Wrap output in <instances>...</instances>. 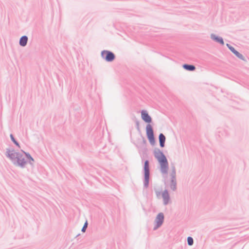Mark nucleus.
Segmentation results:
<instances>
[{
    "label": "nucleus",
    "mask_w": 249,
    "mask_h": 249,
    "mask_svg": "<svg viewBox=\"0 0 249 249\" xmlns=\"http://www.w3.org/2000/svg\"><path fill=\"white\" fill-rule=\"evenodd\" d=\"M154 156L160 163L161 172L162 173H167L168 169V163L165 156L160 151L155 152Z\"/></svg>",
    "instance_id": "obj_1"
},
{
    "label": "nucleus",
    "mask_w": 249,
    "mask_h": 249,
    "mask_svg": "<svg viewBox=\"0 0 249 249\" xmlns=\"http://www.w3.org/2000/svg\"><path fill=\"white\" fill-rule=\"evenodd\" d=\"M8 156L12 160L21 166H23L26 161L23 156L18 153H17L14 150H9L7 152Z\"/></svg>",
    "instance_id": "obj_2"
},
{
    "label": "nucleus",
    "mask_w": 249,
    "mask_h": 249,
    "mask_svg": "<svg viewBox=\"0 0 249 249\" xmlns=\"http://www.w3.org/2000/svg\"><path fill=\"white\" fill-rule=\"evenodd\" d=\"M146 135L151 144L154 143V137L152 127L150 124H148L146 127Z\"/></svg>",
    "instance_id": "obj_3"
},
{
    "label": "nucleus",
    "mask_w": 249,
    "mask_h": 249,
    "mask_svg": "<svg viewBox=\"0 0 249 249\" xmlns=\"http://www.w3.org/2000/svg\"><path fill=\"white\" fill-rule=\"evenodd\" d=\"M144 170L145 184L147 186L148 184L149 178V162L148 160H146L144 162Z\"/></svg>",
    "instance_id": "obj_4"
},
{
    "label": "nucleus",
    "mask_w": 249,
    "mask_h": 249,
    "mask_svg": "<svg viewBox=\"0 0 249 249\" xmlns=\"http://www.w3.org/2000/svg\"><path fill=\"white\" fill-rule=\"evenodd\" d=\"M102 55L107 61H112L115 58L114 54L112 53L107 51H103Z\"/></svg>",
    "instance_id": "obj_5"
},
{
    "label": "nucleus",
    "mask_w": 249,
    "mask_h": 249,
    "mask_svg": "<svg viewBox=\"0 0 249 249\" xmlns=\"http://www.w3.org/2000/svg\"><path fill=\"white\" fill-rule=\"evenodd\" d=\"M163 219H164L163 214L162 213H159L158 215H157V216L156 217V218L155 220L156 226V227H155V228H154L155 229H157L158 228H159L160 226L162 225L163 221Z\"/></svg>",
    "instance_id": "obj_6"
},
{
    "label": "nucleus",
    "mask_w": 249,
    "mask_h": 249,
    "mask_svg": "<svg viewBox=\"0 0 249 249\" xmlns=\"http://www.w3.org/2000/svg\"><path fill=\"white\" fill-rule=\"evenodd\" d=\"M141 116L142 119L146 123H151L152 119L151 117L149 115L147 112L145 110H142L141 112Z\"/></svg>",
    "instance_id": "obj_7"
},
{
    "label": "nucleus",
    "mask_w": 249,
    "mask_h": 249,
    "mask_svg": "<svg viewBox=\"0 0 249 249\" xmlns=\"http://www.w3.org/2000/svg\"><path fill=\"white\" fill-rule=\"evenodd\" d=\"M227 46L228 47L229 49L238 58L243 59V56L238 53L237 51H236L233 47L230 46L228 44H227Z\"/></svg>",
    "instance_id": "obj_8"
},
{
    "label": "nucleus",
    "mask_w": 249,
    "mask_h": 249,
    "mask_svg": "<svg viewBox=\"0 0 249 249\" xmlns=\"http://www.w3.org/2000/svg\"><path fill=\"white\" fill-rule=\"evenodd\" d=\"M211 38L213 39V40L220 43L222 45L224 44V41L222 38L217 36L216 35L213 34L211 35Z\"/></svg>",
    "instance_id": "obj_9"
},
{
    "label": "nucleus",
    "mask_w": 249,
    "mask_h": 249,
    "mask_svg": "<svg viewBox=\"0 0 249 249\" xmlns=\"http://www.w3.org/2000/svg\"><path fill=\"white\" fill-rule=\"evenodd\" d=\"M159 141L160 146L163 147L164 146V142L165 141V137L162 134H160L159 135Z\"/></svg>",
    "instance_id": "obj_10"
},
{
    "label": "nucleus",
    "mask_w": 249,
    "mask_h": 249,
    "mask_svg": "<svg viewBox=\"0 0 249 249\" xmlns=\"http://www.w3.org/2000/svg\"><path fill=\"white\" fill-rule=\"evenodd\" d=\"M162 197L163 198L164 204H167L168 202L169 197L168 194L166 191H164L162 193Z\"/></svg>",
    "instance_id": "obj_11"
},
{
    "label": "nucleus",
    "mask_w": 249,
    "mask_h": 249,
    "mask_svg": "<svg viewBox=\"0 0 249 249\" xmlns=\"http://www.w3.org/2000/svg\"><path fill=\"white\" fill-rule=\"evenodd\" d=\"M28 38L26 36H23L20 39L19 43L22 46H24L26 45Z\"/></svg>",
    "instance_id": "obj_12"
},
{
    "label": "nucleus",
    "mask_w": 249,
    "mask_h": 249,
    "mask_svg": "<svg viewBox=\"0 0 249 249\" xmlns=\"http://www.w3.org/2000/svg\"><path fill=\"white\" fill-rule=\"evenodd\" d=\"M183 67L186 70L191 71H194L196 69L195 67L194 66L189 65H187V64L183 65Z\"/></svg>",
    "instance_id": "obj_13"
},
{
    "label": "nucleus",
    "mask_w": 249,
    "mask_h": 249,
    "mask_svg": "<svg viewBox=\"0 0 249 249\" xmlns=\"http://www.w3.org/2000/svg\"><path fill=\"white\" fill-rule=\"evenodd\" d=\"M188 244L189 245L191 246L193 244V239L192 237H189L187 238Z\"/></svg>",
    "instance_id": "obj_14"
},
{
    "label": "nucleus",
    "mask_w": 249,
    "mask_h": 249,
    "mask_svg": "<svg viewBox=\"0 0 249 249\" xmlns=\"http://www.w3.org/2000/svg\"><path fill=\"white\" fill-rule=\"evenodd\" d=\"M10 137L11 138L12 141L15 143V144H16L18 147H19L20 146H19V143L15 140V139H14L13 135L11 134L10 135Z\"/></svg>",
    "instance_id": "obj_15"
},
{
    "label": "nucleus",
    "mask_w": 249,
    "mask_h": 249,
    "mask_svg": "<svg viewBox=\"0 0 249 249\" xmlns=\"http://www.w3.org/2000/svg\"><path fill=\"white\" fill-rule=\"evenodd\" d=\"M27 158L30 160L31 161H34V159H33V158L30 156V155L28 153H25Z\"/></svg>",
    "instance_id": "obj_16"
},
{
    "label": "nucleus",
    "mask_w": 249,
    "mask_h": 249,
    "mask_svg": "<svg viewBox=\"0 0 249 249\" xmlns=\"http://www.w3.org/2000/svg\"><path fill=\"white\" fill-rule=\"evenodd\" d=\"M27 158L30 160L31 161H34V159H33V158L30 156V155L28 153H25Z\"/></svg>",
    "instance_id": "obj_17"
},
{
    "label": "nucleus",
    "mask_w": 249,
    "mask_h": 249,
    "mask_svg": "<svg viewBox=\"0 0 249 249\" xmlns=\"http://www.w3.org/2000/svg\"><path fill=\"white\" fill-rule=\"evenodd\" d=\"M27 158L30 160L31 161H34V159H33V158L30 156V155L28 153H25Z\"/></svg>",
    "instance_id": "obj_18"
},
{
    "label": "nucleus",
    "mask_w": 249,
    "mask_h": 249,
    "mask_svg": "<svg viewBox=\"0 0 249 249\" xmlns=\"http://www.w3.org/2000/svg\"><path fill=\"white\" fill-rule=\"evenodd\" d=\"M27 158L30 160L31 161H34V159H33V158L30 156V155L28 153H25Z\"/></svg>",
    "instance_id": "obj_19"
},
{
    "label": "nucleus",
    "mask_w": 249,
    "mask_h": 249,
    "mask_svg": "<svg viewBox=\"0 0 249 249\" xmlns=\"http://www.w3.org/2000/svg\"><path fill=\"white\" fill-rule=\"evenodd\" d=\"M27 158L30 160L31 161H34V159H33V158L30 156V155L28 153H25Z\"/></svg>",
    "instance_id": "obj_20"
},
{
    "label": "nucleus",
    "mask_w": 249,
    "mask_h": 249,
    "mask_svg": "<svg viewBox=\"0 0 249 249\" xmlns=\"http://www.w3.org/2000/svg\"><path fill=\"white\" fill-rule=\"evenodd\" d=\"M87 226H88V222H87V221H86L82 228V231L83 232H85L86 228H87Z\"/></svg>",
    "instance_id": "obj_21"
}]
</instances>
